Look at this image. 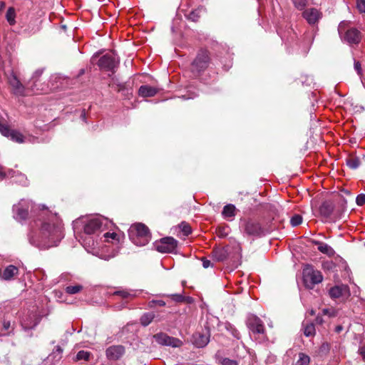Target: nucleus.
Instances as JSON below:
<instances>
[{"label":"nucleus","instance_id":"1","mask_svg":"<svg viewBox=\"0 0 365 365\" xmlns=\"http://www.w3.org/2000/svg\"><path fill=\"white\" fill-rule=\"evenodd\" d=\"M38 218L30 223L28 239L31 245L39 249L57 246L63 237L61 221L56 213H53L44 205H40Z\"/></svg>","mask_w":365,"mask_h":365},{"label":"nucleus","instance_id":"2","mask_svg":"<svg viewBox=\"0 0 365 365\" xmlns=\"http://www.w3.org/2000/svg\"><path fill=\"white\" fill-rule=\"evenodd\" d=\"M113 226L110 220L101 215L81 217L73 222L74 233L83 230L86 235H95Z\"/></svg>","mask_w":365,"mask_h":365},{"label":"nucleus","instance_id":"3","mask_svg":"<svg viewBox=\"0 0 365 365\" xmlns=\"http://www.w3.org/2000/svg\"><path fill=\"white\" fill-rule=\"evenodd\" d=\"M130 240L137 246H144L150 240V233L148 227L142 223L132 225L128 230Z\"/></svg>","mask_w":365,"mask_h":365},{"label":"nucleus","instance_id":"4","mask_svg":"<svg viewBox=\"0 0 365 365\" xmlns=\"http://www.w3.org/2000/svg\"><path fill=\"white\" fill-rule=\"evenodd\" d=\"M303 282L306 287L312 289L313 287L319 284L323 280L322 272L314 269L312 265L307 264L303 269Z\"/></svg>","mask_w":365,"mask_h":365},{"label":"nucleus","instance_id":"5","mask_svg":"<svg viewBox=\"0 0 365 365\" xmlns=\"http://www.w3.org/2000/svg\"><path fill=\"white\" fill-rule=\"evenodd\" d=\"M348 23L346 21H341L338 26V32L341 37L344 33L343 40L349 44H358L361 38L360 32L354 28L346 29Z\"/></svg>","mask_w":365,"mask_h":365},{"label":"nucleus","instance_id":"6","mask_svg":"<svg viewBox=\"0 0 365 365\" xmlns=\"http://www.w3.org/2000/svg\"><path fill=\"white\" fill-rule=\"evenodd\" d=\"M240 228L243 233L248 236L260 237L264 235V230L260 223L251 219L244 220Z\"/></svg>","mask_w":365,"mask_h":365},{"label":"nucleus","instance_id":"7","mask_svg":"<svg viewBox=\"0 0 365 365\" xmlns=\"http://www.w3.org/2000/svg\"><path fill=\"white\" fill-rule=\"evenodd\" d=\"M210 63V56L207 51L200 50L192 63V71L198 74L206 69Z\"/></svg>","mask_w":365,"mask_h":365},{"label":"nucleus","instance_id":"8","mask_svg":"<svg viewBox=\"0 0 365 365\" xmlns=\"http://www.w3.org/2000/svg\"><path fill=\"white\" fill-rule=\"evenodd\" d=\"M5 178H14V182L23 185H27V178L25 175L12 169H7L0 165V180Z\"/></svg>","mask_w":365,"mask_h":365},{"label":"nucleus","instance_id":"9","mask_svg":"<svg viewBox=\"0 0 365 365\" xmlns=\"http://www.w3.org/2000/svg\"><path fill=\"white\" fill-rule=\"evenodd\" d=\"M178 241L173 237H167L162 238L155 243V249L161 253L173 252L177 247Z\"/></svg>","mask_w":365,"mask_h":365},{"label":"nucleus","instance_id":"10","mask_svg":"<svg viewBox=\"0 0 365 365\" xmlns=\"http://www.w3.org/2000/svg\"><path fill=\"white\" fill-rule=\"evenodd\" d=\"M29 207L30 203L29 201L21 200L18 204L14 205L13 207L14 218L19 222L25 220L29 214Z\"/></svg>","mask_w":365,"mask_h":365},{"label":"nucleus","instance_id":"11","mask_svg":"<svg viewBox=\"0 0 365 365\" xmlns=\"http://www.w3.org/2000/svg\"><path fill=\"white\" fill-rule=\"evenodd\" d=\"M156 342L160 345L170 346L174 348L180 347L182 345V341L178 338L170 336L165 333H158L153 336Z\"/></svg>","mask_w":365,"mask_h":365},{"label":"nucleus","instance_id":"12","mask_svg":"<svg viewBox=\"0 0 365 365\" xmlns=\"http://www.w3.org/2000/svg\"><path fill=\"white\" fill-rule=\"evenodd\" d=\"M119 63V59L113 54L106 53L101 56L98 62V66L101 69L106 71H113L118 66Z\"/></svg>","mask_w":365,"mask_h":365},{"label":"nucleus","instance_id":"13","mask_svg":"<svg viewBox=\"0 0 365 365\" xmlns=\"http://www.w3.org/2000/svg\"><path fill=\"white\" fill-rule=\"evenodd\" d=\"M249 329L254 334H264V327L262 321L256 315L249 314L246 320Z\"/></svg>","mask_w":365,"mask_h":365},{"label":"nucleus","instance_id":"14","mask_svg":"<svg viewBox=\"0 0 365 365\" xmlns=\"http://www.w3.org/2000/svg\"><path fill=\"white\" fill-rule=\"evenodd\" d=\"M210 330L208 328H205L202 331H197L192 335V344L197 348H203L210 341Z\"/></svg>","mask_w":365,"mask_h":365},{"label":"nucleus","instance_id":"15","mask_svg":"<svg viewBox=\"0 0 365 365\" xmlns=\"http://www.w3.org/2000/svg\"><path fill=\"white\" fill-rule=\"evenodd\" d=\"M40 322V317L34 312H29L22 317L21 324L24 329L34 328Z\"/></svg>","mask_w":365,"mask_h":365},{"label":"nucleus","instance_id":"16","mask_svg":"<svg viewBox=\"0 0 365 365\" xmlns=\"http://www.w3.org/2000/svg\"><path fill=\"white\" fill-rule=\"evenodd\" d=\"M9 85L12 88L13 93L16 96H24L26 95V88L23 84L20 82L16 75L11 73L8 78Z\"/></svg>","mask_w":365,"mask_h":365},{"label":"nucleus","instance_id":"17","mask_svg":"<svg viewBox=\"0 0 365 365\" xmlns=\"http://www.w3.org/2000/svg\"><path fill=\"white\" fill-rule=\"evenodd\" d=\"M125 353V348L122 345H113L108 347L106 351V356L110 360H118Z\"/></svg>","mask_w":365,"mask_h":365},{"label":"nucleus","instance_id":"18","mask_svg":"<svg viewBox=\"0 0 365 365\" xmlns=\"http://www.w3.org/2000/svg\"><path fill=\"white\" fill-rule=\"evenodd\" d=\"M303 17L309 24H314L321 18V13L317 9H308L303 12Z\"/></svg>","mask_w":365,"mask_h":365},{"label":"nucleus","instance_id":"19","mask_svg":"<svg viewBox=\"0 0 365 365\" xmlns=\"http://www.w3.org/2000/svg\"><path fill=\"white\" fill-rule=\"evenodd\" d=\"M319 214L325 219L331 218L334 215V206L330 202H324L319 208Z\"/></svg>","mask_w":365,"mask_h":365},{"label":"nucleus","instance_id":"20","mask_svg":"<svg viewBox=\"0 0 365 365\" xmlns=\"http://www.w3.org/2000/svg\"><path fill=\"white\" fill-rule=\"evenodd\" d=\"M159 91V89L148 85L141 86L138 89V94L142 97H153Z\"/></svg>","mask_w":365,"mask_h":365},{"label":"nucleus","instance_id":"21","mask_svg":"<svg viewBox=\"0 0 365 365\" xmlns=\"http://www.w3.org/2000/svg\"><path fill=\"white\" fill-rule=\"evenodd\" d=\"M43 69H37L34 73L33 76L28 83V86L31 88V90L34 92H37L40 90L39 88L37 87V82L38 81L40 77L43 73Z\"/></svg>","mask_w":365,"mask_h":365},{"label":"nucleus","instance_id":"22","mask_svg":"<svg viewBox=\"0 0 365 365\" xmlns=\"http://www.w3.org/2000/svg\"><path fill=\"white\" fill-rule=\"evenodd\" d=\"M237 214V209L232 204H228L223 207L222 215V217L229 220L232 221Z\"/></svg>","mask_w":365,"mask_h":365},{"label":"nucleus","instance_id":"23","mask_svg":"<svg viewBox=\"0 0 365 365\" xmlns=\"http://www.w3.org/2000/svg\"><path fill=\"white\" fill-rule=\"evenodd\" d=\"M19 272V269L14 265H9L5 268L2 274H1L2 279L5 280H10L14 276L16 275Z\"/></svg>","mask_w":365,"mask_h":365},{"label":"nucleus","instance_id":"24","mask_svg":"<svg viewBox=\"0 0 365 365\" xmlns=\"http://www.w3.org/2000/svg\"><path fill=\"white\" fill-rule=\"evenodd\" d=\"M314 243L315 245H318V250L321 252L328 255L329 256L334 255V251L329 245L318 241H316Z\"/></svg>","mask_w":365,"mask_h":365},{"label":"nucleus","instance_id":"25","mask_svg":"<svg viewBox=\"0 0 365 365\" xmlns=\"http://www.w3.org/2000/svg\"><path fill=\"white\" fill-rule=\"evenodd\" d=\"M345 286H335L329 290V295L331 298L336 299L342 296L343 292L346 290Z\"/></svg>","mask_w":365,"mask_h":365},{"label":"nucleus","instance_id":"26","mask_svg":"<svg viewBox=\"0 0 365 365\" xmlns=\"http://www.w3.org/2000/svg\"><path fill=\"white\" fill-rule=\"evenodd\" d=\"M303 331L306 336H312L315 334V327L312 322H303Z\"/></svg>","mask_w":365,"mask_h":365},{"label":"nucleus","instance_id":"27","mask_svg":"<svg viewBox=\"0 0 365 365\" xmlns=\"http://www.w3.org/2000/svg\"><path fill=\"white\" fill-rule=\"evenodd\" d=\"M9 133L6 137L10 138L13 141L19 143L24 142V137L21 133L14 130H11Z\"/></svg>","mask_w":365,"mask_h":365},{"label":"nucleus","instance_id":"28","mask_svg":"<svg viewBox=\"0 0 365 365\" xmlns=\"http://www.w3.org/2000/svg\"><path fill=\"white\" fill-rule=\"evenodd\" d=\"M202 11V9L198 8L197 9L191 11L188 14H186L185 16L187 19L196 22L200 19Z\"/></svg>","mask_w":365,"mask_h":365},{"label":"nucleus","instance_id":"29","mask_svg":"<svg viewBox=\"0 0 365 365\" xmlns=\"http://www.w3.org/2000/svg\"><path fill=\"white\" fill-rule=\"evenodd\" d=\"M6 19L11 26H13L16 24V12L13 7H9L8 9L6 14Z\"/></svg>","mask_w":365,"mask_h":365},{"label":"nucleus","instance_id":"30","mask_svg":"<svg viewBox=\"0 0 365 365\" xmlns=\"http://www.w3.org/2000/svg\"><path fill=\"white\" fill-rule=\"evenodd\" d=\"M154 317L155 314L153 312L145 313L140 317V323L143 326L146 327L152 322Z\"/></svg>","mask_w":365,"mask_h":365},{"label":"nucleus","instance_id":"31","mask_svg":"<svg viewBox=\"0 0 365 365\" xmlns=\"http://www.w3.org/2000/svg\"><path fill=\"white\" fill-rule=\"evenodd\" d=\"M104 237L106 241L107 242H116V243H120L121 236L120 235L116 234L115 232H106L104 234Z\"/></svg>","mask_w":365,"mask_h":365},{"label":"nucleus","instance_id":"32","mask_svg":"<svg viewBox=\"0 0 365 365\" xmlns=\"http://www.w3.org/2000/svg\"><path fill=\"white\" fill-rule=\"evenodd\" d=\"M79 237L78 241L83 245L85 247H91L94 245V240L92 237H86L83 235H81L79 237L76 236V238Z\"/></svg>","mask_w":365,"mask_h":365},{"label":"nucleus","instance_id":"33","mask_svg":"<svg viewBox=\"0 0 365 365\" xmlns=\"http://www.w3.org/2000/svg\"><path fill=\"white\" fill-rule=\"evenodd\" d=\"M346 165L351 169H356L360 165V160L356 156H349L346 159Z\"/></svg>","mask_w":365,"mask_h":365},{"label":"nucleus","instance_id":"34","mask_svg":"<svg viewBox=\"0 0 365 365\" xmlns=\"http://www.w3.org/2000/svg\"><path fill=\"white\" fill-rule=\"evenodd\" d=\"M115 295H118L123 299L128 297H133L135 296V293L133 291L129 292L126 289L118 290L114 292Z\"/></svg>","mask_w":365,"mask_h":365},{"label":"nucleus","instance_id":"35","mask_svg":"<svg viewBox=\"0 0 365 365\" xmlns=\"http://www.w3.org/2000/svg\"><path fill=\"white\" fill-rule=\"evenodd\" d=\"M309 356L304 353H300L299 354V359L297 361L295 365H309Z\"/></svg>","mask_w":365,"mask_h":365},{"label":"nucleus","instance_id":"36","mask_svg":"<svg viewBox=\"0 0 365 365\" xmlns=\"http://www.w3.org/2000/svg\"><path fill=\"white\" fill-rule=\"evenodd\" d=\"M213 256L218 262L223 261L227 257L225 252L220 249L213 250Z\"/></svg>","mask_w":365,"mask_h":365},{"label":"nucleus","instance_id":"37","mask_svg":"<svg viewBox=\"0 0 365 365\" xmlns=\"http://www.w3.org/2000/svg\"><path fill=\"white\" fill-rule=\"evenodd\" d=\"M91 355V352L82 350L77 353L76 359V361H80V360L88 361L90 359Z\"/></svg>","mask_w":365,"mask_h":365},{"label":"nucleus","instance_id":"38","mask_svg":"<svg viewBox=\"0 0 365 365\" xmlns=\"http://www.w3.org/2000/svg\"><path fill=\"white\" fill-rule=\"evenodd\" d=\"M83 289V287L80 284L76 285H71L66 287V293L69 294H74L76 293L80 292Z\"/></svg>","mask_w":365,"mask_h":365},{"label":"nucleus","instance_id":"39","mask_svg":"<svg viewBox=\"0 0 365 365\" xmlns=\"http://www.w3.org/2000/svg\"><path fill=\"white\" fill-rule=\"evenodd\" d=\"M302 222V217L299 215H294L291 217L290 223L293 227L298 226Z\"/></svg>","mask_w":365,"mask_h":365},{"label":"nucleus","instance_id":"40","mask_svg":"<svg viewBox=\"0 0 365 365\" xmlns=\"http://www.w3.org/2000/svg\"><path fill=\"white\" fill-rule=\"evenodd\" d=\"M11 130V129L9 128V127L6 125L5 123H4L1 120H0V133L4 135V136H7V135L9 133V131Z\"/></svg>","mask_w":365,"mask_h":365},{"label":"nucleus","instance_id":"41","mask_svg":"<svg viewBox=\"0 0 365 365\" xmlns=\"http://www.w3.org/2000/svg\"><path fill=\"white\" fill-rule=\"evenodd\" d=\"M221 365H238V361L229 358H222L220 360Z\"/></svg>","mask_w":365,"mask_h":365},{"label":"nucleus","instance_id":"42","mask_svg":"<svg viewBox=\"0 0 365 365\" xmlns=\"http://www.w3.org/2000/svg\"><path fill=\"white\" fill-rule=\"evenodd\" d=\"M307 0H293V3L297 9L302 10L307 5Z\"/></svg>","mask_w":365,"mask_h":365},{"label":"nucleus","instance_id":"43","mask_svg":"<svg viewBox=\"0 0 365 365\" xmlns=\"http://www.w3.org/2000/svg\"><path fill=\"white\" fill-rule=\"evenodd\" d=\"M166 296L170 297L173 300L177 302H182L185 299V297L180 294H173Z\"/></svg>","mask_w":365,"mask_h":365},{"label":"nucleus","instance_id":"44","mask_svg":"<svg viewBox=\"0 0 365 365\" xmlns=\"http://www.w3.org/2000/svg\"><path fill=\"white\" fill-rule=\"evenodd\" d=\"M165 302L163 300H152L149 302L148 306L150 308H153L155 305L160 306V307H164L165 306Z\"/></svg>","mask_w":365,"mask_h":365},{"label":"nucleus","instance_id":"45","mask_svg":"<svg viewBox=\"0 0 365 365\" xmlns=\"http://www.w3.org/2000/svg\"><path fill=\"white\" fill-rule=\"evenodd\" d=\"M356 202L358 205L362 206L365 205V194H359L356 198Z\"/></svg>","mask_w":365,"mask_h":365},{"label":"nucleus","instance_id":"46","mask_svg":"<svg viewBox=\"0 0 365 365\" xmlns=\"http://www.w3.org/2000/svg\"><path fill=\"white\" fill-rule=\"evenodd\" d=\"M356 7L361 13H364L365 0H356Z\"/></svg>","mask_w":365,"mask_h":365},{"label":"nucleus","instance_id":"47","mask_svg":"<svg viewBox=\"0 0 365 365\" xmlns=\"http://www.w3.org/2000/svg\"><path fill=\"white\" fill-rule=\"evenodd\" d=\"M180 226L182 228V231L185 235H188L191 233L192 230L189 225L182 222Z\"/></svg>","mask_w":365,"mask_h":365},{"label":"nucleus","instance_id":"48","mask_svg":"<svg viewBox=\"0 0 365 365\" xmlns=\"http://www.w3.org/2000/svg\"><path fill=\"white\" fill-rule=\"evenodd\" d=\"M322 313L324 315H328L329 317H334L336 315L335 311L332 309H324Z\"/></svg>","mask_w":365,"mask_h":365},{"label":"nucleus","instance_id":"49","mask_svg":"<svg viewBox=\"0 0 365 365\" xmlns=\"http://www.w3.org/2000/svg\"><path fill=\"white\" fill-rule=\"evenodd\" d=\"M202 266L204 268H208L209 267L212 266V263L209 259H207L205 258H203L202 259Z\"/></svg>","mask_w":365,"mask_h":365},{"label":"nucleus","instance_id":"50","mask_svg":"<svg viewBox=\"0 0 365 365\" xmlns=\"http://www.w3.org/2000/svg\"><path fill=\"white\" fill-rule=\"evenodd\" d=\"M354 68L357 71L358 74L361 73V64L359 61L354 62Z\"/></svg>","mask_w":365,"mask_h":365},{"label":"nucleus","instance_id":"51","mask_svg":"<svg viewBox=\"0 0 365 365\" xmlns=\"http://www.w3.org/2000/svg\"><path fill=\"white\" fill-rule=\"evenodd\" d=\"M219 235L221 237H225L227 235V228L226 227L220 228L219 229Z\"/></svg>","mask_w":365,"mask_h":365},{"label":"nucleus","instance_id":"52","mask_svg":"<svg viewBox=\"0 0 365 365\" xmlns=\"http://www.w3.org/2000/svg\"><path fill=\"white\" fill-rule=\"evenodd\" d=\"M11 327L10 321H4L3 322V328L4 330H8Z\"/></svg>","mask_w":365,"mask_h":365},{"label":"nucleus","instance_id":"53","mask_svg":"<svg viewBox=\"0 0 365 365\" xmlns=\"http://www.w3.org/2000/svg\"><path fill=\"white\" fill-rule=\"evenodd\" d=\"M359 351L361 356L365 359V346H361Z\"/></svg>","mask_w":365,"mask_h":365},{"label":"nucleus","instance_id":"54","mask_svg":"<svg viewBox=\"0 0 365 365\" xmlns=\"http://www.w3.org/2000/svg\"><path fill=\"white\" fill-rule=\"evenodd\" d=\"M6 6V4L4 1H0V11H2Z\"/></svg>","mask_w":365,"mask_h":365},{"label":"nucleus","instance_id":"55","mask_svg":"<svg viewBox=\"0 0 365 365\" xmlns=\"http://www.w3.org/2000/svg\"><path fill=\"white\" fill-rule=\"evenodd\" d=\"M316 320H317V322L318 323H319V324L322 322V317H317V319H316Z\"/></svg>","mask_w":365,"mask_h":365},{"label":"nucleus","instance_id":"56","mask_svg":"<svg viewBox=\"0 0 365 365\" xmlns=\"http://www.w3.org/2000/svg\"><path fill=\"white\" fill-rule=\"evenodd\" d=\"M81 117L82 118L83 120L86 119V113L84 111H83V113H81Z\"/></svg>","mask_w":365,"mask_h":365},{"label":"nucleus","instance_id":"57","mask_svg":"<svg viewBox=\"0 0 365 365\" xmlns=\"http://www.w3.org/2000/svg\"><path fill=\"white\" fill-rule=\"evenodd\" d=\"M336 330L337 332H339L341 330V326H338L336 328Z\"/></svg>","mask_w":365,"mask_h":365}]
</instances>
